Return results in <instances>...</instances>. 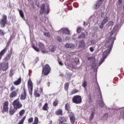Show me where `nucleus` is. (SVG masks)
<instances>
[{
    "label": "nucleus",
    "instance_id": "e433bc0d",
    "mask_svg": "<svg viewBox=\"0 0 124 124\" xmlns=\"http://www.w3.org/2000/svg\"><path fill=\"white\" fill-rule=\"evenodd\" d=\"M94 115V114L93 113V112H92L91 113V116L90 118V121H92V120H93V119Z\"/></svg>",
    "mask_w": 124,
    "mask_h": 124
},
{
    "label": "nucleus",
    "instance_id": "4c0bfd02",
    "mask_svg": "<svg viewBox=\"0 0 124 124\" xmlns=\"http://www.w3.org/2000/svg\"><path fill=\"white\" fill-rule=\"evenodd\" d=\"M58 105V100H55L53 102V106H57Z\"/></svg>",
    "mask_w": 124,
    "mask_h": 124
},
{
    "label": "nucleus",
    "instance_id": "13d9d810",
    "mask_svg": "<svg viewBox=\"0 0 124 124\" xmlns=\"http://www.w3.org/2000/svg\"><path fill=\"white\" fill-rule=\"evenodd\" d=\"M47 86L48 87H50V82L47 83Z\"/></svg>",
    "mask_w": 124,
    "mask_h": 124
},
{
    "label": "nucleus",
    "instance_id": "f03ea898",
    "mask_svg": "<svg viewBox=\"0 0 124 124\" xmlns=\"http://www.w3.org/2000/svg\"><path fill=\"white\" fill-rule=\"evenodd\" d=\"M32 47L36 52H39L41 50L43 54H47L48 53V51L45 49L44 44L41 42L37 43L35 41H33Z\"/></svg>",
    "mask_w": 124,
    "mask_h": 124
},
{
    "label": "nucleus",
    "instance_id": "2eb2a0df",
    "mask_svg": "<svg viewBox=\"0 0 124 124\" xmlns=\"http://www.w3.org/2000/svg\"><path fill=\"white\" fill-rule=\"evenodd\" d=\"M65 46L66 48H71L73 49L76 47H77V44L74 45L73 44H66Z\"/></svg>",
    "mask_w": 124,
    "mask_h": 124
},
{
    "label": "nucleus",
    "instance_id": "7c9ffc66",
    "mask_svg": "<svg viewBox=\"0 0 124 124\" xmlns=\"http://www.w3.org/2000/svg\"><path fill=\"white\" fill-rule=\"evenodd\" d=\"M61 31H69V30L66 28H62L61 29Z\"/></svg>",
    "mask_w": 124,
    "mask_h": 124
},
{
    "label": "nucleus",
    "instance_id": "37998d69",
    "mask_svg": "<svg viewBox=\"0 0 124 124\" xmlns=\"http://www.w3.org/2000/svg\"><path fill=\"white\" fill-rule=\"evenodd\" d=\"M104 24H102L101 23V25L99 26V28L100 29H103V26H104Z\"/></svg>",
    "mask_w": 124,
    "mask_h": 124
},
{
    "label": "nucleus",
    "instance_id": "6ab92c4d",
    "mask_svg": "<svg viewBox=\"0 0 124 124\" xmlns=\"http://www.w3.org/2000/svg\"><path fill=\"white\" fill-rule=\"evenodd\" d=\"M5 52H6V49L4 48L3 50H2L0 52V60H1V58H2V56L5 53Z\"/></svg>",
    "mask_w": 124,
    "mask_h": 124
},
{
    "label": "nucleus",
    "instance_id": "0eeeda50",
    "mask_svg": "<svg viewBox=\"0 0 124 124\" xmlns=\"http://www.w3.org/2000/svg\"><path fill=\"white\" fill-rule=\"evenodd\" d=\"M13 105L15 109H20L23 106L22 104L19 102L18 99L15 100L13 103Z\"/></svg>",
    "mask_w": 124,
    "mask_h": 124
},
{
    "label": "nucleus",
    "instance_id": "473e14b6",
    "mask_svg": "<svg viewBox=\"0 0 124 124\" xmlns=\"http://www.w3.org/2000/svg\"><path fill=\"white\" fill-rule=\"evenodd\" d=\"M44 35L45 36H47V37H50V33L49 32H45L44 33Z\"/></svg>",
    "mask_w": 124,
    "mask_h": 124
},
{
    "label": "nucleus",
    "instance_id": "412c9836",
    "mask_svg": "<svg viewBox=\"0 0 124 124\" xmlns=\"http://www.w3.org/2000/svg\"><path fill=\"white\" fill-rule=\"evenodd\" d=\"M55 113L56 115H62V110L61 109H57Z\"/></svg>",
    "mask_w": 124,
    "mask_h": 124
},
{
    "label": "nucleus",
    "instance_id": "4468645a",
    "mask_svg": "<svg viewBox=\"0 0 124 124\" xmlns=\"http://www.w3.org/2000/svg\"><path fill=\"white\" fill-rule=\"evenodd\" d=\"M69 116L71 123H74L75 122V116L74 114L72 112H69Z\"/></svg>",
    "mask_w": 124,
    "mask_h": 124
},
{
    "label": "nucleus",
    "instance_id": "9b49d317",
    "mask_svg": "<svg viewBox=\"0 0 124 124\" xmlns=\"http://www.w3.org/2000/svg\"><path fill=\"white\" fill-rule=\"evenodd\" d=\"M19 92V89H17L16 91L12 92L10 94V98H13V97H16L18 94V92Z\"/></svg>",
    "mask_w": 124,
    "mask_h": 124
},
{
    "label": "nucleus",
    "instance_id": "f704fd0d",
    "mask_svg": "<svg viewBox=\"0 0 124 124\" xmlns=\"http://www.w3.org/2000/svg\"><path fill=\"white\" fill-rule=\"evenodd\" d=\"M65 108L66 110H69V108H70V107L69 106V104H66L65 106Z\"/></svg>",
    "mask_w": 124,
    "mask_h": 124
},
{
    "label": "nucleus",
    "instance_id": "bb28decb",
    "mask_svg": "<svg viewBox=\"0 0 124 124\" xmlns=\"http://www.w3.org/2000/svg\"><path fill=\"white\" fill-rule=\"evenodd\" d=\"M56 50L55 46H51L49 47V52H54Z\"/></svg>",
    "mask_w": 124,
    "mask_h": 124
},
{
    "label": "nucleus",
    "instance_id": "39448f33",
    "mask_svg": "<svg viewBox=\"0 0 124 124\" xmlns=\"http://www.w3.org/2000/svg\"><path fill=\"white\" fill-rule=\"evenodd\" d=\"M72 101L75 104H80L82 103V97L78 95L74 96L72 98Z\"/></svg>",
    "mask_w": 124,
    "mask_h": 124
},
{
    "label": "nucleus",
    "instance_id": "6e6d98bb",
    "mask_svg": "<svg viewBox=\"0 0 124 124\" xmlns=\"http://www.w3.org/2000/svg\"><path fill=\"white\" fill-rule=\"evenodd\" d=\"M35 61L36 62H38V58H36Z\"/></svg>",
    "mask_w": 124,
    "mask_h": 124
},
{
    "label": "nucleus",
    "instance_id": "c9c22d12",
    "mask_svg": "<svg viewBox=\"0 0 124 124\" xmlns=\"http://www.w3.org/2000/svg\"><path fill=\"white\" fill-rule=\"evenodd\" d=\"M77 31H84V29L82 27H78L77 30Z\"/></svg>",
    "mask_w": 124,
    "mask_h": 124
},
{
    "label": "nucleus",
    "instance_id": "c85d7f7f",
    "mask_svg": "<svg viewBox=\"0 0 124 124\" xmlns=\"http://www.w3.org/2000/svg\"><path fill=\"white\" fill-rule=\"evenodd\" d=\"M26 120V116H24L22 118L21 120L18 123V124H23V123H24V121Z\"/></svg>",
    "mask_w": 124,
    "mask_h": 124
},
{
    "label": "nucleus",
    "instance_id": "72a5a7b5",
    "mask_svg": "<svg viewBox=\"0 0 124 124\" xmlns=\"http://www.w3.org/2000/svg\"><path fill=\"white\" fill-rule=\"evenodd\" d=\"M79 91L77 89H74L72 92V94H74L75 93H77Z\"/></svg>",
    "mask_w": 124,
    "mask_h": 124
},
{
    "label": "nucleus",
    "instance_id": "c03bdc74",
    "mask_svg": "<svg viewBox=\"0 0 124 124\" xmlns=\"http://www.w3.org/2000/svg\"><path fill=\"white\" fill-rule=\"evenodd\" d=\"M14 90H15V87H14V86H12L11 88V91L13 92Z\"/></svg>",
    "mask_w": 124,
    "mask_h": 124
},
{
    "label": "nucleus",
    "instance_id": "de8ad7c7",
    "mask_svg": "<svg viewBox=\"0 0 124 124\" xmlns=\"http://www.w3.org/2000/svg\"><path fill=\"white\" fill-rule=\"evenodd\" d=\"M58 62H59V64H60V65L62 66L63 64L62 63V62L58 61Z\"/></svg>",
    "mask_w": 124,
    "mask_h": 124
},
{
    "label": "nucleus",
    "instance_id": "bf43d9fd",
    "mask_svg": "<svg viewBox=\"0 0 124 124\" xmlns=\"http://www.w3.org/2000/svg\"><path fill=\"white\" fill-rule=\"evenodd\" d=\"M119 2L121 3V2H122V0H119Z\"/></svg>",
    "mask_w": 124,
    "mask_h": 124
},
{
    "label": "nucleus",
    "instance_id": "a18cd8bd",
    "mask_svg": "<svg viewBox=\"0 0 124 124\" xmlns=\"http://www.w3.org/2000/svg\"><path fill=\"white\" fill-rule=\"evenodd\" d=\"M108 113H105L104 115V118H108Z\"/></svg>",
    "mask_w": 124,
    "mask_h": 124
},
{
    "label": "nucleus",
    "instance_id": "4d7b16f0",
    "mask_svg": "<svg viewBox=\"0 0 124 124\" xmlns=\"http://www.w3.org/2000/svg\"><path fill=\"white\" fill-rule=\"evenodd\" d=\"M1 69V62H0V70Z\"/></svg>",
    "mask_w": 124,
    "mask_h": 124
},
{
    "label": "nucleus",
    "instance_id": "ea45409f",
    "mask_svg": "<svg viewBox=\"0 0 124 124\" xmlns=\"http://www.w3.org/2000/svg\"><path fill=\"white\" fill-rule=\"evenodd\" d=\"M82 86L84 88H86L87 87V81H83Z\"/></svg>",
    "mask_w": 124,
    "mask_h": 124
},
{
    "label": "nucleus",
    "instance_id": "603ef678",
    "mask_svg": "<svg viewBox=\"0 0 124 124\" xmlns=\"http://www.w3.org/2000/svg\"><path fill=\"white\" fill-rule=\"evenodd\" d=\"M10 59V55H8L7 58H6V60L8 61Z\"/></svg>",
    "mask_w": 124,
    "mask_h": 124
},
{
    "label": "nucleus",
    "instance_id": "8fccbe9b",
    "mask_svg": "<svg viewBox=\"0 0 124 124\" xmlns=\"http://www.w3.org/2000/svg\"><path fill=\"white\" fill-rule=\"evenodd\" d=\"M0 35H4V33L3 31H0Z\"/></svg>",
    "mask_w": 124,
    "mask_h": 124
},
{
    "label": "nucleus",
    "instance_id": "aec40b11",
    "mask_svg": "<svg viewBox=\"0 0 124 124\" xmlns=\"http://www.w3.org/2000/svg\"><path fill=\"white\" fill-rule=\"evenodd\" d=\"M45 8V5L44 4H43L41 6V11H40V13L41 14H43L45 12V10L44 8Z\"/></svg>",
    "mask_w": 124,
    "mask_h": 124
},
{
    "label": "nucleus",
    "instance_id": "49530a36",
    "mask_svg": "<svg viewBox=\"0 0 124 124\" xmlns=\"http://www.w3.org/2000/svg\"><path fill=\"white\" fill-rule=\"evenodd\" d=\"M84 26H88V27H89V26H90V24H89L87 22H84Z\"/></svg>",
    "mask_w": 124,
    "mask_h": 124
},
{
    "label": "nucleus",
    "instance_id": "c756f323",
    "mask_svg": "<svg viewBox=\"0 0 124 124\" xmlns=\"http://www.w3.org/2000/svg\"><path fill=\"white\" fill-rule=\"evenodd\" d=\"M69 86V84L68 83H66L65 84L64 89H65V91H67V90H68Z\"/></svg>",
    "mask_w": 124,
    "mask_h": 124
},
{
    "label": "nucleus",
    "instance_id": "6e6552de",
    "mask_svg": "<svg viewBox=\"0 0 124 124\" xmlns=\"http://www.w3.org/2000/svg\"><path fill=\"white\" fill-rule=\"evenodd\" d=\"M28 87L30 94H32V89L33 88V85H32V81H31V79L28 80Z\"/></svg>",
    "mask_w": 124,
    "mask_h": 124
},
{
    "label": "nucleus",
    "instance_id": "a19ab883",
    "mask_svg": "<svg viewBox=\"0 0 124 124\" xmlns=\"http://www.w3.org/2000/svg\"><path fill=\"white\" fill-rule=\"evenodd\" d=\"M85 37V34L84 33H82L80 36H79V38H84Z\"/></svg>",
    "mask_w": 124,
    "mask_h": 124
},
{
    "label": "nucleus",
    "instance_id": "a211bd4d",
    "mask_svg": "<svg viewBox=\"0 0 124 124\" xmlns=\"http://www.w3.org/2000/svg\"><path fill=\"white\" fill-rule=\"evenodd\" d=\"M22 82V79L21 78H19L17 80L14 82V85H16V86H18L21 84V82Z\"/></svg>",
    "mask_w": 124,
    "mask_h": 124
},
{
    "label": "nucleus",
    "instance_id": "3c124183",
    "mask_svg": "<svg viewBox=\"0 0 124 124\" xmlns=\"http://www.w3.org/2000/svg\"><path fill=\"white\" fill-rule=\"evenodd\" d=\"M94 43H95V42L93 40L91 41V44H92V45H93Z\"/></svg>",
    "mask_w": 124,
    "mask_h": 124
},
{
    "label": "nucleus",
    "instance_id": "9d476101",
    "mask_svg": "<svg viewBox=\"0 0 124 124\" xmlns=\"http://www.w3.org/2000/svg\"><path fill=\"white\" fill-rule=\"evenodd\" d=\"M1 69H2L3 71H6V70L8 69V62L1 63Z\"/></svg>",
    "mask_w": 124,
    "mask_h": 124
},
{
    "label": "nucleus",
    "instance_id": "f3484780",
    "mask_svg": "<svg viewBox=\"0 0 124 124\" xmlns=\"http://www.w3.org/2000/svg\"><path fill=\"white\" fill-rule=\"evenodd\" d=\"M101 3H102V0H100L98 2H97L96 4L94 6V9H97L98 7H99L100 5H101Z\"/></svg>",
    "mask_w": 124,
    "mask_h": 124
},
{
    "label": "nucleus",
    "instance_id": "5fc2aeb1",
    "mask_svg": "<svg viewBox=\"0 0 124 124\" xmlns=\"http://www.w3.org/2000/svg\"><path fill=\"white\" fill-rule=\"evenodd\" d=\"M69 31H66L64 32L65 34H69Z\"/></svg>",
    "mask_w": 124,
    "mask_h": 124
},
{
    "label": "nucleus",
    "instance_id": "dca6fc26",
    "mask_svg": "<svg viewBox=\"0 0 124 124\" xmlns=\"http://www.w3.org/2000/svg\"><path fill=\"white\" fill-rule=\"evenodd\" d=\"M26 98L27 93H26V91L24 90L23 93L21 95L20 99H21V100H24Z\"/></svg>",
    "mask_w": 124,
    "mask_h": 124
},
{
    "label": "nucleus",
    "instance_id": "f257e3e1",
    "mask_svg": "<svg viewBox=\"0 0 124 124\" xmlns=\"http://www.w3.org/2000/svg\"><path fill=\"white\" fill-rule=\"evenodd\" d=\"M111 50L106 49L103 53V58L102 59H96L95 57H89L88 60L90 61V65L91 67H98L100 66L102 62H104V60L107 58V56L110 54Z\"/></svg>",
    "mask_w": 124,
    "mask_h": 124
},
{
    "label": "nucleus",
    "instance_id": "a878e982",
    "mask_svg": "<svg viewBox=\"0 0 124 124\" xmlns=\"http://www.w3.org/2000/svg\"><path fill=\"white\" fill-rule=\"evenodd\" d=\"M114 25V22L113 21H109L108 23V27H112Z\"/></svg>",
    "mask_w": 124,
    "mask_h": 124
},
{
    "label": "nucleus",
    "instance_id": "b1692460",
    "mask_svg": "<svg viewBox=\"0 0 124 124\" xmlns=\"http://www.w3.org/2000/svg\"><path fill=\"white\" fill-rule=\"evenodd\" d=\"M79 47H84L85 46V42L84 41H79Z\"/></svg>",
    "mask_w": 124,
    "mask_h": 124
},
{
    "label": "nucleus",
    "instance_id": "ddd939ff",
    "mask_svg": "<svg viewBox=\"0 0 124 124\" xmlns=\"http://www.w3.org/2000/svg\"><path fill=\"white\" fill-rule=\"evenodd\" d=\"M96 103L97 105H99L100 107H104V102H103V101L102 100V98H101V97L97 101Z\"/></svg>",
    "mask_w": 124,
    "mask_h": 124
},
{
    "label": "nucleus",
    "instance_id": "20e7f679",
    "mask_svg": "<svg viewBox=\"0 0 124 124\" xmlns=\"http://www.w3.org/2000/svg\"><path fill=\"white\" fill-rule=\"evenodd\" d=\"M102 23L105 24L108 22V19H109V13L107 12L102 13L101 14Z\"/></svg>",
    "mask_w": 124,
    "mask_h": 124
},
{
    "label": "nucleus",
    "instance_id": "5701e85b",
    "mask_svg": "<svg viewBox=\"0 0 124 124\" xmlns=\"http://www.w3.org/2000/svg\"><path fill=\"white\" fill-rule=\"evenodd\" d=\"M43 109L44 111H47V110H48V104L47 103L45 104V105L43 107Z\"/></svg>",
    "mask_w": 124,
    "mask_h": 124
},
{
    "label": "nucleus",
    "instance_id": "7ed1b4c3",
    "mask_svg": "<svg viewBox=\"0 0 124 124\" xmlns=\"http://www.w3.org/2000/svg\"><path fill=\"white\" fill-rule=\"evenodd\" d=\"M112 36H113V37L108 40V41L106 43L105 45L106 49H108V50H112V47L114 43V40H115V36H116V33H115L114 32L112 31L110 32L108 35V37H109V36L111 37Z\"/></svg>",
    "mask_w": 124,
    "mask_h": 124
},
{
    "label": "nucleus",
    "instance_id": "09e8293b",
    "mask_svg": "<svg viewBox=\"0 0 124 124\" xmlns=\"http://www.w3.org/2000/svg\"><path fill=\"white\" fill-rule=\"evenodd\" d=\"M90 50L91 51V52H93V47H90Z\"/></svg>",
    "mask_w": 124,
    "mask_h": 124
},
{
    "label": "nucleus",
    "instance_id": "1a4fd4ad",
    "mask_svg": "<svg viewBox=\"0 0 124 124\" xmlns=\"http://www.w3.org/2000/svg\"><path fill=\"white\" fill-rule=\"evenodd\" d=\"M7 18V16H6L4 15L2 16V17L0 20V25H1V27H2L3 28L4 27V26H5V24H6Z\"/></svg>",
    "mask_w": 124,
    "mask_h": 124
},
{
    "label": "nucleus",
    "instance_id": "423d86ee",
    "mask_svg": "<svg viewBox=\"0 0 124 124\" xmlns=\"http://www.w3.org/2000/svg\"><path fill=\"white\" fill-rule=\"evenodd\" d=\"M51 70V67L48 64H46L45 66L43 68L42 75H48L50 73Z\"/></svg>",
    "mask_w": 124,
    "mask_h": 124
},
{
    "label": "nucleus",
    "instance_id": "79ce46f5",
    "mask_svg": "<svg viewBox=\"0 0 124 124\" xmlns=\"http://www.w3.org/2000/svg\"><path fill=\"white\" fill-rule=\"evenodd\" d=\"M57 40L59 42H62V38L60 37H57Z\"/></svg>",
    "mask_w": 124,
    "mask_h": 124
},
{
    "label": "nucleus",
    "instance_id": "2f4dec72",
    "mask_svg": "<svg viewBox=\"0 0 124 124\" xmlns=\"http://www.w3.org/2000/svg\"><path fill=\"white\" fill-rule=\"evenodd\" d=\"M19 116H23V115H24V114H25V110L24 109H22L21 110L19 113Z\"/></svg>",
    "mask_w": 124,
    "mask_h": 124
},
{
    "label": "nucleus",
    "instance_id": "393cba45",
    "mask_svg": "<svg viewBox=\"0 0 124 124\" xmlns=\"http://www.w3.org/2000/svg\"><path fill=\"white\" fill-rule=\"evenodd\" d=\"M120 30V27H119L118 25H116L113 28V30L114 31H118Z\"/></svg>",
    "mask_w": 124,
    "mask_h": 124
},
{
    "label": "nucleus",
    "instance_id": "58836bf2",
    "mask_svg": "<svg viewBox=\"0 0 124 124\" xmlns=\"http://www.w3.org/2000/svg\"><path fill=\"white\" fill-rule=\"evenodd\" d=\"M33 121V118L32 117H31L29 119L28 122L29 124H31V123H32V121Z\"/></svg>",
    "mask_w": 124,
    "mask_h": 124
},
{
    "label": "nucleus",
    "instance_id": "f8f14e48",
    "mask_svg": "<svg viewBox=\"0 0 124 124\" xmlns=\"http://www.w3.org/2000/svg\"><path fill=\"white\" fill-rule=\"evenodd\" d=\"M8 102L6 101L3 104V112H7L8 111Z\"/></svg>",
    "mask_w": 124,
    "mask_h": 124
},
{
    "label": "nucleus",
    "instance_id": "864d4df0",
    "mask_svg": "<svg viewBox=\"0 0 124 124\" xmlns=\"http://www.w3.org/2000/svg\"><path fill=\"white\" fill-rule=\"evenodd\" d=\"M71 78V74H70L68 76V80H69Z\"/></svg>",
    "mask_w": 124,
    "mask_h": 124
},
{
    "label": "nucleus",
    "instance_id": "4be33fe9",
    "mask_svg": "<svg viewBox=\"0 0 124 124\" xmlns=\"http://www.w3.org/2000/svg\"><path fill=\"white\" fill-rule=\"evenodd\" d=\"M20 16L22 18V19H24L25 16L24 15V12L21 10H18Z\"/></svg>",
    "mask_w": 124,
    "mask_h": 124
},
{
    "label": "nucleus",
    "instance_id": "cd10ccee",
    "mask_svg": "<svg viewBox=\"0 0 124 124\" xmlns=\"http://www.w3.org/2000/svg\"><path fill=\"white\" fill-rule=\"evenodd\" d=\"M34 94L35 96H36L37 97H39V96H40V94H39V93H37L36 90L34 91Z\"/></svg>",
    "mask_w": 124,
    "mask_h": 124
}]
</instances>
